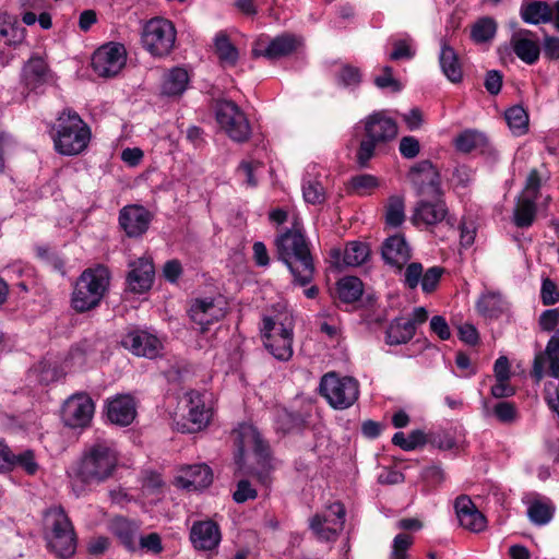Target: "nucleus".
<instances>
[{
	"mask_svg": "<svg viewBox=\"0 0 559 559\" xmlns=\"http://www.w3.org/2000/svg\"><path fill=\"white\" fill-rule=\"evenodd\" d=\"M276 255L289 270L293 283L307 286L316 273L314 260L310 243L306 238L302 226L294 222L290 228L280 233L274 240Z\"/></svg>",
	"mask_w": 559,
	"mask_h": 559,
	"instance_id": "nucleus-1",
	"label": "nucleus"
},
{
	"mask_svg": "<svg viewBox=\"0 0 559 559\" xmlns=\"http://www.w3.org/2000/svg\"><path fill=\"white\" fill-rule=\"evenodd\" d=\"M119 454L110 440H97L85 448L74 469V481L84 486L99 485L111 478L118 467Z\"/></svg>",
	"mask_w": 559,
	"mask_h": 559,
	"instance_id": "nucleus-2",
	"label": "nucleus"
},
{
	"mask_svg": "<svg viewBox=\"0 0 559 559\" xmlns=\"http://www.w3.org/2000/svg\"><path fill=\"white\" fill-rule=\"evenodd\" d=\"M260 333L265 349L276 360L286 362L292 359L294 354V323L288 313L264 316Z\"/></svg>",
	"mask_w": 559,
	"mask_h": 559,
	"instance_id": "nucleus-3",
	"label": "nucleus"
},
{
	"mask_svg": "<svg viewBox=\"0 0 559 559\" xmlns=\"http://www.w3.org/2000/svg\"><path fill=\"white\" fill-rule=\"evenodd\" d=\"M55 150L66 156L79 155L88 145L91 140L90 127L72 110H64L55 127Z\"/></svg>",
	"mask_w": 559,
	"mask_h": 559,
	"instance_id": "nucleus-4",
	"label": "nucleus"
},
{
	"mask_svg": "<svg viewBox=\"0 0 559 559\" xmlns=\"http://www.w3.org/2000/svg\"><path fill=\"white\" fill-rule=\"evenodd\" d=\"M110 282L109 270L104 265L88 267L78 277L72 292V307L78 312H85L96 308Z\"/></svg>",
	"mask_w": 559,
	"mask_h": 559,
	"instance_id": "nucleus-5",
	"label": "nucleus"
},
{
	"mask_svg": "<svg viewBox=\"0 0 559 559\" xmlns=\"http://www.w3.org/2000/svg\"><path fill=\"white\" fill-rule=\"evenodd\" d=\"M45 538L48 548L60 558H70L76 550L73 524L61 507H51L44 513Z\"/></svg>",
	"mask_w": 559,
	"mask_h": 559,
	"instance_id": "nucleus-6",
	"label": "nucleus"
},
{
	"mask_svg": "<svg viewBox=\"0 0 559 559\" xmlns=\"http://www.w3.org/2000/svg\"><path fill=\"white\" fill-rule=\"evenodd\" d=\"M365 138L360 141L356 157L365 167L374 155L376 148L394 140L399 128L394 119L384 111H377L364 119Z\"/></svg>",
	"mask_w": 559,
	"mask_h": 559,
	"instance_id": "nucleus-7",
	"label": "nucleus"
},
{
	"mask_svg": "<svg viewBox=\"0 0 559 559\" xmlns=\"http://www.w3.org/2000/svg\"><path fill=\"white\" fill-rule=\"evenodd\" d=\"M177 31L171 21L164 17L148 20L142 29L141 41L153 57H167L175 48Z\"/></svg>",
	"mask_w": 559,
	"mask_h": 559,
	"instance_id": "nucleus-8",
	"label": "nucleus"
},
{
	"mask_svg": "<svg viewBox=\"0 0 559 559\" xmlns=\"http://www.w3.org/2000/svg\"><path fill=\"white\" fill-rule=\"evenodd\" d=\"M319 391L331 407L347 409L359 397V382L353 377L328 372L321 378Z\"/></svg>",
	"mask_w": 559,
	"mask_h": 559,
	"instance_id": "nucleus-9",
	"label": "nucleus"
},
{
	"mask_svg": "<svg viewBox=\"0 0 559 559\" xmlns=\"http://www.w3.org/2000/svg\"><path fill=\"white\" fill-rule=\"evenodd\" d=\"M216 119L222 129L235 142H246L251 134V128L245 112L231 100L218 104Z\"/></svg>",
	"mask_w": 559,
	"mask_h": 559,
	"instance_id": "nucleus-10",
	"label": "nucleus"
},
{
	"mask_svg": "<svg viewBox=\"0 0 559 559\" xmlns=\"http://www.w3.org/2000/svg\"><path fill=\"white\" fill-rule=\"evenodd\" d=\"M127 62V50L120 43H108L99 47L92 57V68L102 78L120 73Z\"/></svg>",
	"mask_w": 559,
	"mask_h": 559,
	"instance_id": "nucleus-11",
	"label": "nucleus"
},
{
	"mask_svg": "<svg viewBox=\"0 0 559 559\" xmlns=\"http://www.w3.org/2000/svg\"><path fill=\"white\" fill-rule=\"evenodd\" d=\"M94 411V402L87 394H73L63 404L62 420L68 427L84 428L91 423Z\"/></svg>",
	"mask_w": 559,
	"mask_h": 559,
	"instance_id": "nucleus-12",
	"label": "nucleus"
},
{
	"mask_svg": "<svg viewBox=\"0 0 559 559\" xmlns=\"http://www.w3.org/2000/svg\"><path fill=\"white\" fill-rule=\"evenodd\" d=\"M411 182L417 188L418 194L441 195L439 173L428 159L415 164L408 173Z\"/></svg>",
	"mask_w": 559,
	"mask_h": 559,
	"instance_id": "nucleus-13",
	"label": "nucleus"
},
{
	"mask_svg": "<svg viewBox=\"0 0 559 559\" xmlns=\"http://www.w3.org/2000/svg\"><path fill=\"white\" fill-rule=\"evenodd\" d=\"M21 82L25 88L38 92L43 86L53 82V73L44 58L34 55L22 68Z\"/></svg>",
	"mask_w": 559,
	"mask_h": 559,
	"instance_id": "nucleus-14",
	"label": "nucleus"
},
{
	"mask_svg": "<svg viewBox=\"0 0 559 559\" xmlns=\"http://www.w3.org/2000/svg\"><path fill=\"white\" fill-rule=\"evenodd\" d=\"M153 215L142 205H127L119 212V224L128 237H141L148 229Z\"/></svg>",
	"mask_w": 559,
	"mask_h": 559,
	"instance_id": "nucleus-15",
	"label": "nucleus"
},
{
	"mask_svg": "<svg viewBox=\"0 0 559 559\" xmlns=\"http://www.w3.org/2000/svg\"><path fill=\"white\" fill-rule=\"evenodd\" d=\"M124 348L129 349L132 354L153 359L157 357L163 345L159 338L143 330H134L129 332L121 341Z\"/></svg>",
	"mask_w": 559,
	"mask_h": 559,
	"instance_id": "nucleus-16",
	"label": "nucleus"
},
{
	"mask_svg": "<svg viewBox=\"0 0 559 559\" xmlns=\"http://www.w3.org/2000/svg\"><path fill=\"white\" fill-rule=\"evenodd\" d=\"M546 365L548 374L555 379H559V335H552L546 344L545 350L538 353L533 362L532 377L536 381H540L546 373Z\"/></svg>",
	"mask_w": 559,
	"mask_h": 559,
	"instance_id": "nucleus-17",
	"label": "nucleus"
},
{
	"mask_svg": "<svg viewBox=\"0 0 559 559\" xmlns=\"http://www.w3.org/2000/svg\"><path fill=\"white\" fill-rule=\"evenodd\" d=\"M189 538L194 549L213 551L222 540V533L218 524L212 520L197 521L190 528Z\"/></svg>",
	"mask_w": 559,
	"mask_h": 559,
	"instance_id": "nucleus-18",
	"label": "nucleus"
},
{
	"mask_svg": "<svg viewBox=\"0 0 559 559\" xmlns=\"http://www.w3.org/2000/svg\"><path fill=\"white\" fill-rule=\"evenodd\" d=\"M331 511L334 514V520H324L320 514H316L310 519V528L319 539L332 540L335 539L338 533L343 530L345 523V508L341 502L331 504Z\"/></svg>",
	"mask_w": 559,
	"mask_h": 559,
	"instance_id": "nucleus-19",
	"label": "nucleus"
},
{
	"mask_svg": "<svg viewBox=\"0 0 559 559\" xmlns=\"http://www.w3.org/2000/svg\"><path fill=\"white\" fill-rule=\"evenodd\" d=\"M430 197L431 200L421 199L417 202L412 215L414 225H436L447 217L448 209L441 195Z\"/></svg>",
	"mask_w": 559,
	"mask_h": 559,
	"instance_id": "nucleus-20",
	"label": "nucleus"
},
{
	"mask_svg": "<svg viewBox=\"0 0 559 559\" xmlns=\"http://www.w3.org/2000/svg\"><path fill=\"white\" fill-rule=\"evenodd\" d=\"M454 508L462 527L476 533L485 530L486 518L477 510L469 497H457L454 502Z\"/></svg>",
	"mask_w": 559,
	"mask_h": 559,
	"instance_id": "nucleus-21",
	"label": "nucleus"
},
{
	"mask_svg": "<svg viewBox=\"0 0 559 559\" xmlns=\"http://www.w3.org/2000/svg\"><path fill=\"white\" fill-rule=\"evenodd\" d=\"M130 271L127 276L128 287L133 293L148 290L153 283L154 265L151 260L140 258L129 264Z\"/></svg>",
	"mask_w": 559,
	"mask_h": 559,
	"instance_id": "nucleus-22",
	"label": "nucleus"
},
{
	"mask_svg": "<svg viewBox=\"0 0 559 559\" xmlns=\"http://www.w3.org/2000/svg\"><path fill=\"white\" fill-rule=\"evenodd\" d=\"M136 416V404L130 394L117 395L107 404L108 419L118 426H129Z\"/></svg>",
	"mask_w": 559,
	"mask_h": 559,
	"instance_id": "nucleus-23",
	"label": "nucleus"
},
{
	"mask_svg": "<svg viewBox=\"0 0 559 559\" xmlns=\"http://www.w3.org/2000/svg\"><path fill=\"white\" fill-rule=\"evenodd\" d=\"M177 485L186 489H203L213 481V473L206 464L189 465L176 477Z\"/></svg>",
	"mask_w": 559,
	"mask_h": 559,
	"instance_id": "nucleus-24",
	"label": "nucleus"
},
{
	"mask_svg": "<svg viewBox=\"0 0 559 559\" xmlns=\"http://www.w3.org/2000/svg\"><path fill=\"white\" fill-rule=\"evenodd\" d=\"M411 248L404 236L389 237L382 245V258L385 263L401 270L411 259Z\"/></svg>",
	"mask_w": 559,
	"mask_h": 559,
	"instance_id": "nucleus-25",
	"label": "nucleus"
},
{
	"mask_svg": "<svg viewBox=\"0 0 559 559\" xmlns=\"http://www.w3.org/2000/svg\"><path fill=\"white\" fill-rule=\"evenodd\" d=\"M189 316L204 332L210 324L223 317V310L214 304L212 298L195 299L190 306Z\"/></svg>",
	"mask_w": 559,
	"mask_h": 559,
	"instance_id": "nucleus-26",
	"label": "nucleus"
},
{
	"mask_svg": "<svg viewBox=\"0 0 559 559\" xmlns=\"http://www.w3.org/2000/svg\"><path fill=\"white\" fill-rule=\"evenodd\" d=\"M110 533L129 550L136 551V539L139 537L140 526L123 516H116L109 522Z\"/></svg>",
	"mask_w": 559,
	"mask_h": 559,
	"instance_id": "nucleus-27",
	"label": "nucleus"
},
{
	"mask_svg": "<svg viewBox=\"0 0 559 559\" xmlns=\"http://www.w3.org/2000/svg\"><path fill=\"white\" fill-rule=\"evenodd\" d=\"M530 31H520L512 35L511 45L514 53L523 62L534 64L539 58V46L536 40L531 38Z\"/></svg>",
	"mask_w": 559,
	"mask_h": 559,
	"instance_id": "nucleus-28",
	"label": "nucleus"
},
{
	"mask_svg": "<svg viewBox=\"0 0 559 559\" xmlns=\"http://www.w3.org/2000/svg\"><path fill=\"white\" fill-rule=\"evenodd\" d=\"M231 437L238 445L240 453L246 448H251L254 452L262 455L267 449L257 428L250 424L239 425L237 429L233 430Z\"/></svg>",
	"mask_w": 559,
	"mask_h": 559,
	"instance_id": "nucleus-29",
	"label": "nucleus"
},
{
	"mask_svg": "<svg viewBox=\"0 0 559 559\" xmlns=\"http://www.w3.org/2000/svg\"><path fill=\"white\" fill-rule=\"evenodd\" d=\"M439 64L444 76L452 83H460L463 79V69L455 50L447 43H441Z\"/></svg>",
	"mask_w": 559,
	"mask_h": 559,
	"instance_id": "nucleus-30",
	"label": "nucleus"
},
{
	"mask_svg": "<svg viewBox=\"0 0 559 559\" xmlns=\"http://www.w3.org/2000/svg\"><path fill=\"white\" fill-rule=\"evenodd\" d=\"M520 14L525 23L534 25L549 23L554 20L552 8L544 1L524 0Z\"/></svg>",
	"mask_w": 559,
	"mask_h": 559,
	"instance_id": "nucleus-31",
	"label": "nucleus"
},
{
	"mask_svg": "<svg viewBox=\"0 0 559 559\" xmlns=\"http://www.w3.org/2000/svg\"><path fill=\"white\" fill-rule=\"evenodd\" d=\"M370 254L367 243L360 241H350L346 245L343 252V264L346 266H358L365 263ZM332 258L338 260L342 255L340 249L331 251Z\"/></svg>",
	"mask_w": 559,
	"mask_h": 559,
	"instance_id": "nucleus-32",
	"label": "nucleus"
},
{
	"mask_svg": "<svg viewBox=\"0 0 559 559\" xmlns=\"http://www.w3.org/2000/svg\"><path fill=\"white\" fill-rule=\"evenodd\" d=\"M189 74L185 68L175 67L164 74L162 92L167 96H180L188 87Z\"/></svg>",
	"mask_w": 559,
	"mask_h": 559,
	"instance_id": "nucleus-33",
	"label": "nucleus"
},
{
	"mask_svg": "<svg viewBox=\"0 0 559 559\" xmlns=\"http://www.w3.org/2000/svg\"><path fill=\"white\" fill-rule=\"evenodd\" d=\"M413 323L406 322V319L399 317L393 319L385 331V343L388 345H401L409 342L415 335Z\"/></svg>",
	"mask_w": 559,
	"mask_h": 559,
	"instance_id": "nucleus-34",
	"label": "nucleus"
},
{
	"mask_svg": "<svg viewBox=\"0 0 559 559\" xmlns=\"http://www.w3.org/2000/svg\"><path fill=\"white\" fill-rule=\"evenodd\" d=\"M298 41L292 35H282L274 38L263 52L253 50L254 56H264L269 59H277L290 55L297 48Z\"/></svg>",
	"mask_w": 559,
	"mask_h": 559,
	"instance_id": "nucleus-35",
	"label": "nucleus"
},
{
	"mask_svg": "<svg viewBox=\"0 0 559 559\" xmlns=\"http://www.w3.org/2000/svg\"><path fill=\"white\" fill-rule=\"evenodd\" d=\"M215 53L224 67H235L239 59V51L230 41L228 35L219 32L214 37Z\"/></svg>",
	"mask_w": 559,
	"mask_h": 559,
	"instance_id": "nucleus-36",
	"label": "nucleus"
},
{
	"mask_svg": "<svg viewBox=\"0 0 559 559\" xmlns=\"http://www.w3.org/2000/svg\"><path fill=\"white\" fill-rule=\"evenodd\" d=\"M536 200L520 195L513 212V222L520 228L532 226L536 216Z\"/></svg>",
	"mask_w": 559,
	"mask_h": 559,
	"instance_id": "nucleus-37",
	"label": "nucleus"
},
{
	"mask_svg": "<svg viewBox=\"0 0 559 559\" xmlns=\"http://www.w3.org/2000/svg\"><path fill=\"white\" fill-rule=\"evenodd\" d=\"M555 513V506L550 500H533L527 508V516L530 521L538 526L549 523Z\"/></svg>",
	"mask_w": 559,
	"mask_h": 559,
	"instance_id": "nucleus-38",
	"label": "nucleus"
},
{
	"mask_svg": "<svg viewBox=\"0 0 559 559\" xmlns=\"http://www.w3.org/2000/svg\"><path fill=\"white\" fill-rule=\"evenodd\" d=\"M186 396L189 407L188 418L192 424L197 425L198 428H201L209 421V412L204 407L202 396L197 391H190Z\"/></svg>",
	"mask_w": 559,
	"mask_h": 559,
	"instance_id": "nucleus-39",
	"label": "nucleus"
},
{
	"mask_svg": "<svg viewBox=\"0 0 559 559\" xmlns=\"http://www.w3.org/2000/svg\"><path fill=\"white\" fill-rule=\"evenodd\" d=\"M362 282L356 276H347L337 283V294L342 301L350 304L362 295Z\"/></svg>",
	"mask_w": 559,
	"mask_h": 559,
	"instance_id": "nucleus-40",
	"label": "nucleus"
},
{
	"mask_svg": "<svg viewBox=\"0 0 559 559\" xmlns=\"http://www.w3.org/2000/svg\"><path fill=\"white\" fill-rule=\"evenodd\" d=\"M506 302L499 293L489 292L484 294L477 301L478 311L486 317H498L503 312Z\"/></svg>",
	"mask_w": 559,
	"mask_h": 559,
	"instance_id": "nucleus-41",
	"label": "nucleus"
},
{
	"mask_svg": "<svg viewBox=\"0 0 559 559\" xmlns=\"http://www.w3.org/2000/svg\"><path fill=\"white\" fill-rule=\"evenodd\" d=\"M504 118L513 134L522 135L526 133L528 129V115L522 106L515 105L507 109Z\"/></svg>",
	"mask_w": 559,
	"mask_h": 559,
	"instance_id": "nucleus-42",
	"label": "nucleus"
},
{
	"mask_svg": "<svg viewBox=\"0 0 559 559\" xmlns=\"http://www.w3.org/2000/svg\"><path fill=\"white\" fill-rule=\"evenodd\" d=\"M497 32V23L492 17L485 16L474 23L471 29V37L476 44L491 40Z\"/></svg>",
	"mask_w": 559,
	"mask_h": 559,
	"instance_id": "nucleus-43",
	"label": "nucleus"
},
{
	"mask_svg": "<svg viewBox=\"0 0 559 559\" xmlns=\"http://www.w3.org/2000/svg\"><path fill=\"white\" fill-rule=\"evenodd\" d=\"M455 148L462 153H469L486 144V136L475 130H466L460 133L455 141Z\"/></svg>",
	"mask_w": 559,
	"mask_h": 559,
	"instance_id": "nucleus-44",
	"label": "nucleus"
},
{
	"mask_svg": "<svg viewBox=\"0 0 559 559\" xmlns=\"http://www.w3.org/2000/svg\"><path fill=\"white\" fill-rule=\"evenodd\" d=\"M392 443L405 451H412L426 443V436L421 430H413L408 436L396 432L392 438Z\"/></svg>",
	"mask_w": 559,
	"mask_h": 559,
	"instance_id": "nucleus-45",
	"label": "nucleus"
},
{
	"mask_svg": "<svg viewBox=\"0 0 559 559\" xmlns=\"http://www.w3.org/2000/svg\"><path fill=\"white\" fill-rule=\"evenodd\" d=\"M492 414L504 425H511L519 419V411L513 402L501 401L493 405Z\"/></svg>",
	"mask_w": 559,
	"mask_h": 559,
	"instance_id": "nucleus-46",
	"label": "nucleus"
},
{
	"mask_svg": "<svg viewBox=\"0 0 559 559\" xmlns=\"http://www.w3.org/2000/svg\"><path fill=\"white\" fill-rule=\"evenodd\" d=\"M404 201L401 197H391L386 207V223L392 227L400 226L404 219Z\"/></svg>",
	"mask_w": 559,
	"mask_h": 559,
	"instance_id": "nucleus-47",
	"label": "nucleus"
},
{
	"mask_svg": "<svg viewBox=\"0 0 559 559\" xmlns=\"http://www.w3.org/2000/svg\"><path fill=\"white\" fill-rule=\"evenodd\" d=\"M138 550H144L152 555H159L164 550L162 538L157 533H150L147 535H139L136 539Z\"/></svg>",
	"mask_w": 559,
	"mask_h": 559,
	"instance_id": "nucleus-48",
	"label": "nucleus"
},
{
	"mask_svg": "<svg viewBox=\"0 0 559 559\" xmlns=\"http://www.w3.org/2000/svg\"><path fill=\"white\" fill-rule=\"evenodd\" d=\"M414 543L409 534H397L392 544L390 559H407V551Z\"/></svg>",
	"mask_w": 559,
	"mask_h": 559,
	"instance_id": "nucleus-49",
	"label": "nucleus"
},
{
	"mask_svg": "<svg viewBox=\"0 0 559 559\" xmlns=\"http://www.w3.org/2000/svg\"><path fill=\"white\" fill-rule=\"evenodd\" d=\"M378 185L377 177L369 174L355 176L350 180L353 191L360 195L369 193L371 190L377 188Z\"/></svg>",
	"mask_w": 559,
	"mask_h": 559,
	"instance_id": "nucleus-50",
	"label": "nucleus"
},
{
	"mask_svg": "<svg viewBox=\"0 0 559 559\" xmlns=\"http://www.w3.org/2000/svg\"><path fill=\"white\" fill-rule=\"evenodd\" d=\"M302 194L307 203L320 204L324 201V192L321 183L317 180H305Z\"/></svg>",
	"mask_w": 559,
	"mask_h": 559,
	"instance_id": "nucleus-51",
	"label": "nucleus"
},
{
	"mask_svg": "<svg viewBox=\"0 0 559 559\" xmlns=\"http://www.w3.org/2000/svg\"><path fill=\"white\" fill-rule=\"evenodd\" d=\"M361 81V73L358 68L345 64L340 69L337 74L338 84L345 87H352L359 85Z\"/></svg>",
	"mask_w": 559,
	"mask_h": 559,
	"instance_id": "nucleus-52",
	"label": "nucleus"
},
{
	"mask_svg": "<svg viewBox=\"0 0 559 559\" xmlns=\"http://www.w3.org/2000/svg\"><path fill=\"white\" fill-rule=\"evenodd\" d=\"M443 272L442 267L432 266L423 273L420 282L423 292L427 294L432 293L437 288Z\"/></svg>",
	"mask_w": 559,
	"mask_h": 559,
	"instance_id": "nucleus-53",
	"label": "nucleus"
},
{
	"mask_svg": "<svg viewBox=\"0 0 559 559\" xmlns=\"http://www.w3.org/2000/svg\"><path fill=\"white\" fill-rule=\"evenodd\" d=\"M540 186H542L540 173L536 168H534L530 171V174L526 178L525 187H524L521 195L537 200Z\"/></svg>",
	"mask_w": 559,
	"mask_h": 559,
	"instance_id": "nucleus-54",
	"label": "nucleus"
},
{
	"mask_svg": "<svg viewBox=\"0 0 559 559\" xmlns=\"http://www.w3.org/2000/svg\"><path fill=\"white\" fill-rule=\"evenodd\" d=\"M540 299L545 306L559 302V289L550 278H544L542 282Z\"/></svg>",
	"mask_w": 559,
	"mask_h": 559,
	"instance_id": "nucleus-55",
	"label": "nucleus"
},
{
	"mask_svg": "<svg viewBox=\"0 0 559 559\" xmlns=\"http://www.w3.org/2000/svg\"><path fill=\"white\" fill-rule=\"evenodd\" d=\"M382 74L374 79V84L379 88H391L393 92L402 90L401 83L393 78V70L391 67L385 66L382 69Z\"/></svg>",
	"mask_w": 559,
	"mask_h": 559,
	"instance_id": "nucleus-56",
	"label": "nucleus"
},
{
	"mask_svg": "<svg viewBox=\"0 0 559 559\" xmlns=\"http://www.w3.org/2000/svg\"><path fill=\"white\" fill-rule=\"evenodd\" d=\"M423 271H424L423 265L420 263H418V262L409 263L406 266V270L404 273L405 285L411 289L416 288L421 282V277H423V273H424Z\"/></svg>",
	"mask_w": 559,
	"mask_h": 559,
	"instance_id": "nucleus-57",
	"label": "nucleus"
},
{
	"mask_svg": "<svg viewBox=\"0 0 559 559\" xmlns=\"http://www.w3.org/2000/svg\"><path fill=\"white\" fill-rule=\"evenodd\" d=\"M399 150L403 157L411 159L419 154L420 144L416 138L407 135L401 139Z\"/></svg>",
	"mask_w": 559,
	"mask_h": 559,
	"instance_id": "nucleus-58",
	"label": "nucleus"
},
{
	"mask_svg": "<svg viewBox=\"0 0 559 559\" xmlns=\"http://www.w3.org/2000/svg\"><path fill=\"white\" fill-rule=\"evenodd\" d=\"M20 465L23 467L28 474H35L38 466L35 462L34 454L32 451L27 450L19 455H14L13 466Z\"/></svg>",
	"mask_w": 559,
	"mask_h": 559,
	"instance_id": "nucleus-59",
	"label": "nucleus"
},
{
	"mask_svg": "<svg viewBox=\"0 0 559 559\" xmlns=\"http://www.w3.org/2000/svg\"><path fill=\"white\" fill-rule=\"evenodd\" d=\"M430 330L442 341L449 340L451 336L449 324L441 316H435L431 318Z\"/></svg>",
	"mask_w": 559,
	"mask_h": 559,
	"instance_id": "nucleus-60",
	"label": "nucleus"
},
{
	"mask_svg": "<svg viewBox=\"0 0 559 559\" xmlns=\"http://www.w3.org/2000/svg\"><path fill=\"white\" fill-rule=\"evenodd\" d=\"M257 497L255 489L252 488L248 480H240L237 485V489L234 492V500L238 503H242L249 499Z\"/></svg>",
	"mask_w": 559,
	"mask_h": 559,
	"instance_id": "nucleus-61",
	"label": "nucleus"
},
{
	"mask_svg": "<svg viewBox=\"0 0 559 559\" xmlns=\"http://www.w3.org/2000/svg\"><path fill=\"white\" fill-rule=\"evenodd\" d=\"M393 51L390 53V60L412 59L415 51L406 40H397L393 44Z\"/></svg>",
	"mask_w": 559,
	"mask_h": 559,
	"instance_id": "nucleus-62",
	"label": "nucleus"
},
{
	"mask_svg": "<svg viewBox=\"0 0 559 559\" xmlns=\"http://www.w3.org/2000/svg\"><path fill=\"white\" fill-rule=\"evenodd\" d=\"M559 323V309L545 310L539 317L540 329L547 332L555 330Z\"/></svg>",
	"mask_w": 559,
	"mask_h": 559,
	"instance_id": "nucleus-63",
	"label": "nucleus"
},
{
	"mask_svg": "<svg viewBox=\"0 0 559 559\" xmlns=\"http://www.w3.org/2000/svg\"><path fill=\"white\" fill-rule=\"evenodd\" d=\"M484 84L488 93L497 95L502 86V74L497 70L488 71Z\"/></svg>",
	"mask_w": 559,
	"mask_h": 559,
	"instance_id": "nucleus-64",
	"label": "nucleus"
}]
</instances>
